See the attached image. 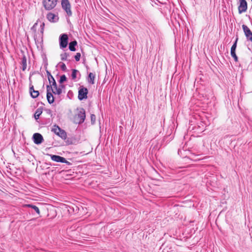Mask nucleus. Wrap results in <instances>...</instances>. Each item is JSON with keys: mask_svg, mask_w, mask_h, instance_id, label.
Here are the masks:
<instances>
[{"mask_svg": "<svg viewBox=\"0 0 252 252\" xmlns=\"http://www.w3.org/2000/svg\"><path fill=\"white\" fill-rule=\"evenodd\" d=\"M85 118V111L83 108H81L78 113L74 116V122L75 124H81L84 122Z\"/></svg>", "mask_w": 252, "mask_h": 252, "instance_id": "1", "label": "nucleus"}, {"mask_svg": "<svg viewBox=\"0 0 252 252\" xmlns=\"http://www.w3.org/2000/svg\"><path fill=\"white\" fill-rule=\"evenodd\" d=\"M51 131L63 140H65L67 137L66 132L56 125L53 126Z\"/></svg>", "mask_w": 252, "mask_h": 252, "instance_id": "2", "label": "nucleus"}, {"mask_svg": "<svg viewBox=\"0 0 252 252\" xmlns=\"http://www.w3.org/2000/svg\"><path fill=\"white\" fill-rule=\"evenodd\" d=\"M58 0H42V4L46 10H51L54 9L57 4Z\"/></svg>", "mask_w": 252, "mask_h": 252, "instance_id": "3", "label": "nucleus"}, {"mask_svg": "<svg viewBox=\"0 0 252 252\" xmlns=\"http://www.w3.org/2000/svg\"><path fill=\"white\" fill-rule=\"evenodd\" d=\"M68 37L67 34L63 33L60 35L59 37L60 47L61 49L65 48L68 44Z\"/></svg>", "mask_w": 252, "mask_h": 252, "instance_id": "4", "label": "nucleus"}, {"mask_svg": "<svg viewBox=\"0 0 252 252\" xmlns=\"http://www.w3.org/2000/svg\"><path fill=\"white\" fill-rule=\"evenodd\" d=\"M88 94V90L87 88L80 86L78 91V98L80 100H82L84 99L87 98V94Z\"/></svg>", "mask_w": 252, "mask_h": 252, "instance_id": "5", "label": "nucleus"}, {"mask_svg": "<svg viewBox=\"0 0 252 252\" xmlns=\"http://www.w3.org/2000/svg\"><path fill=\"white\" fill-rule=\"evenodd\" d=\"M47 89V99L49 104H52L54 102V97L53 95V93L54 90L52 88V86L51 84L47 85L46 87Z\"/></svg>", "mask_w": 252, "mask_h": 252, "instance_id": "6", "label": "nucleus"}, {"mask_svg": "<svg viewBox=\"0 0 252 252\" xmlns=\"http://www.w3.org/2000/svg\"><path fill=\"white\" fill-rule=\"evenodd\" d=\"M62 7L63 9L66 12L68 16L72 15V12L71 10V5L68 0H62Z\"/></svg>", "mask_w": 252, "mask_h": 252, "instance_id": "7", "label": "nucleus"}, {"mask_svg": "<svg viewBox=\"0 0 252 252\" xmlns=\"http://www.w3.org/2000/svg\"><path fill=\"white\" fill-rule=\"evenodd\" d=\"M248 8L247 2L245 0H239L238 6V12L239 14L245 12Z\"/></svg>", "mask_w": 252, "mask_h": 252, "instance_id": "8", "label": "nucleus"}, {"mask_svg": "<svg viewBox=\"0 0 252 252\" xmlns=\"http://www.w3.org/2000/svg\"><path fill=\"white\" fill-rule=\"evenodd\" d=\"M32 138L35 144L39 145L42 143L44 139L42 135L39 133H35L33 135Z\"/></svg>", "mask_w": 252, "mask_h": 252, "instance_id": "9", "label": "nucleus"}, {"mask_svg": "<svg viewBox=\"0 0 252 252\" xmlns=\"http://www.w3.org/2000/svg\"><path fill=\"white\" fill-rule=\"evenodd\" d=\"M52 160L58 162H62L65 161V158L60 156L49 155Z\"/></svg>", "mask_w": 252, "mask_h": 252, "instance_id": "10", "label": "nucleus"}, {"mask_svg": "<svg viewBox=\"0 0 252 252\" xmlns=\"http://www.w3.org/2000/svg\"><path fill=\"white\" fill-rule=\"evenodd\" d=\"M242 29L245 33V35L246 36L248 39H249V37L252 36V32L250 30V29L245 25H242Z\"/></svg>", "mask_w": 252, "mask_h": 252, "instance_id": "11", "label": "nucleus"}, {"mask_svg": "<svg viewBox=\"0 0 252 252\" xmlns=\"http://www.w3.org/2000/svg\"><path fill=\"white\" fill-rule=\"evenodd\" d=\"M47 19L50 22H56L58 20L59 18L54 14L50 12L47 15Z\"/></svg>", "mask_w": 252, "mask_h": 252, "instance_id": "12", "label": "nucleus"}, {"mask_svg": "<svg viewBox=\"0 0 252 252\" xmlns=\"http://www.w3.org/2000/svg\"><path fill=\"white\" fill-rule=\"evenodd\" d=\"M20 64L22 66V69L23 71H25L27 68V58L25 55H23V57L21 59Z\"/></svg>", "mask_w": 252, "mask_h": 252, "instance_id": "13", "label": "nucleus"}, {"mask_svg": "<svg viewBox=\"0 0 252 252\" xmlns=\"http://www.w3.org/2000/svg\"><path fill=\"white\" fill-rule=\"evenodd\" d=\"M95 75L92 72H90L88 75V82L91 84H94V79Z\"/></svg>", "mask_w": 252, "mask_h": 252, "instance_id": "14", "label": "nucleus"}, {"mask_svg": "<svg viewBox=\"0 0 252 252\" xmlns=\"http://www.w3.org/2000/svg\"><path fill=\"white\" fill-rule=\"evenodd\" d=\"M77 45V42L75 40L71 41L69 43V49L71 51H76L75 46Z\"/></svg>", "mask_w": 252, "mask_h": 252, "instance_id": "15", "label": "nucleus"}, {"mask_svg": "<svg viewBox=\"0 0 252 252\" xmlns=\"http://www.w3.org/2000/svg\"><path fill=\"white\" fill-rule=\"evenodd\" d=\"M42 113V108H38L36 109L35 114H34V118L35 120H37L39 119L40 115Z\"/></svg>", "mask_w": 252, "mask_h": 252, "instance_id": "16", "label": "nucleus"}, {"mask_svg": "<svg viewBox=\"0 0 252 252\" xmlns=\"http://www.w3.org/2000/svg\"><path fill=\"white\" fill-rule=\"evenodd\" d=\"M48 80H49L50 84H51V86L53 87V88H57V85L56 82L53 76H51L50 77H49Z\"/></svg>", "mask_w": 252, "mask_h": 252, "instance_id": "17", "label": "nucleus"}, {"mask_svg": "<svg viewBox=\"0 0 252 252\" xmlns=\"http://www.w3.org/2000/svg\"><path fill=\"white\" fill-rule=\"evenodd\" d=\"M25 206L27 207L33 209L37 213L38 215H40L39 209L36 206L32 204H26Z\"/></svg>", "mask_w": 252, "mask_h": 252, "instance_id": "18", "label": "nucleus"}, {"mask_svg": "<svg viewBox=\"0 0 252 252\" xmlns=\"http://www.w3.org/2000/svg\"><path fill=\"white\" fill-rule=\"evenodd\" d=\"M77 73H79L78 70L75 69L72 70L71 78L72 80H75L76 78Z\"/></svg>", "mask_w": 252, "mask_h": 252, "instance_id": "19", "label": "nucleus"}, {"mask_svg": "<svg viewBox=\"0 0 252 252\" xmlns=\"http://www.w3.org/2000/svg\"><path fill=\"white\" fill-rule=\"evenodd\" d=\"M39 94L38 91H32V92H31V96L33 98H35L38 96Z\"/></svg>", "mask_w": 252, "mask_h": 252, "instance_id": "20", "label": "nucleus"}, {"mask_svg": "<svg viewBox=\"0 0 252 252\" xmlns=\"http://www.w3.org/2000/svg\"><path fill=\"white\" fill-rule=\"evenodd\" d=\"M54 89H55V91H54V92L53 93L54 94H57L58 95H60L62 93V90L61 88H60V87L58 88L57 86V88H54Z\"/></svg>", "mask_w": 252, "mask_h": 252, "instance_id": "21", "label": "nucleus"}, {"mask_svg": "<svg viewBox=\"0 0 252 252\" xmlns=\"http://www.w3.org/2000/svg\"><path fill=\"white\" fill-rule=\"evenodd\" d=\"M60 56L62 61H66L67 60V57L69 56V54L68 53L65 52L61 54Z\"/></svg>", "mask_w": 252, "mask_h": 252, "instance_id": "22", "label": "nucleus"}, {"mask_svg": "<svg viewBox=\"0 0 252 252\" xmlns=\"http://www.w3.org/2000/svg\"><path fill=\"white\" fill-rule=\"evenodd\" d=\"M237 41H238V38H236L235 42L233 43V45L232 46V47L231 48L230 53L235 52L236 47H237Z\"/></svg>", "mask_w": 252, "mask_h": 252, "instance_id": "23", "label": "nucleus"}, {"mask_svg": "<svg viewBox=\"0 0 252 252\" xmlns=\"http://www.w3.org/2000/svg\"><path fill=\"white\" fill-rule=\"evenodd\" d=\"M60 64H61L60 67H61V69L63 71H66L67 68H66V65L65 64V63H62V62H60Z\"/></svg>", "mask_w": 252, "mask_h": 252, "instance_id": "24", "label": "nucleus"}, {"mask_svg": "<svg viewBox=\"0 0 252 252\" xmlns=\"http://www.w3.org/2000/svg\"><path fill=\"white\" fill-rule=\"evenodd\" d=\"M66 79H67V78L66 77V76L65 75H63L60 77V79L59 80V83L60 84H62L64 82L66 81Z\"/></svg>", "mask_w": 252, "mask_h": 252, "instance_id": "25", "label": "nucleus"}, {"mask_svg": "<svg viewBox=\"0 0 252 252\" xmlns=\"http://www.w3.org/2000/svg\"><path fill=\"white\" fill-rule=\"evenodd\" d=\"M81 58V54L80 53H76V55L74 56V58L76 62H78L80 61Z\"/></svg>", "mask_w": 252, "mask_h": 252, "instance_id": "26", "label": "nucleus"}, {"mask_svg": "<svg viewBox=\"0 0 252 252\" xmlns=\"http://www.w3.org/2000/svg\"><path fill=\"white\" fill-rule=\"evenodd\" d=\"M231 56L234 58L235 62H237L238 61V58L235 52L230 53Z\"/></svg>", "mask_w": 252, "mask_h": 252, "instance_id": "27", "label": "nucleus"}, {"mask_svg": "<svg viewBox=\"0 0 252 252\" xmlns=\"http://www.w3.org/2000/svg\"><path fill=\"white\" fill-rule=\"evenodd\" d=\"M44 26H45V24L44 23H42V24L40 25V28H41L40 32L42 34H43V33Z\"/></svg>", "mask_w": 252, "mask_h": 252, "instance_id": "28", "label": "nucleus"}, {"mask_svg": "<svg viewBox=\"0 0 252 252\" xmlns=\"http://www.w3.org/2000/svg\"><path fill=\"white\" fill-rule=\"evenodd\" d=\"M92 122L94 121L95 119V116L94 114H92L91 116Z\"/></svg>", "mask_w": 252, "mask_h": 252, "instance_id": "29", "label": "nucleus"}, {"mask_svg": "<svg viewBox=\"0 0 252 252\" xmlns=\"http://www.w3.org/2000/svg\"><path fill=\"white\" fill-rule=\"evenodd\" d=\"M37 25V23H35L33 25V26L32 27L31 30H33V31H35V27H36Z\"/></svg>", "mask_w": 252, "mask_h": 252, "instance_id": "30", "label": "nucleus"}, {"mask_svg": "<svg viewBox=\"0 0 252 252\" xmlns=\"http://www.w3.org/2000/svg\"><path fill=\"white\" fill-rule=\"evenodd\" d=\"M62 163H65L66 164L69 165L71 164V163L70 162H69L67 160H66L65 158V161H63Z\"/></svg>", "mask_w": 252, "mask_h": 252, "instance_id": "31", "label": "nucleus"}, {"mask_svg": "<svg viewBox=\"0 0 252 252\" xmlns=\"http://www.w3.org/2000/svg\"><path fill=\"white\" fill-rule=\"evenodd\" d=\"M32 91H34V89L33 86L32 85L30 87V93H31V92H32Z\"/></svg>", "mask_w": 252, "mask_h": 252, "instance_id": "32", "label": "nucleus"}, {"mask_svg": "<svg viewBox=\"0 0 252 252\" xmlns=\"http://www.w3.org/2000/svg\"><path fill=\"white\" fill-rule=\"evenodd\" d=\"M47 76H48V79H49V77H50L51 76H52L51 75V74L50 73V72H49L48 71H47Z\"/></svg>", "mask_w": 252, "mask_h": 252, "instance_id": "33", "label": "nucleus"}, {"mask_svg": "<svg viewBox=\"0 0 252 252\" xmlns=\"http://www.w3.org/2000/svg\"><path fill=\"white\" fill-rule=\"evenodd\" d=\"M59 87L61 88H62V89L63 88H64V85H60Z\"/></svg>", "mask_w": 252, "mask_h": 252, "instance_id": "34", "label": "nucleus"}, {"mask_svg": "<svg viewBox=\"0 0 252 252\" xmlns=\"http://www.w3.org/2000/svg\"><path fill=\"white\" fill-rule=\"evenodd\" d=\"M249 40H250L252 42V36L251 37H249Z\"/></svg>", "mask_w": 252, "mask_h": 252, "instance_id": "35", "label": "nucleus"}, {"mask_svg": "<svg viewBox=\"0 0 252 252\" xmlns=\"http://www.w3.org/2000/svg\"><path fill=\"white\" fill-rule=\"evenodd\" d=\"M34 40H35H35H36V37H35V35L34 36Z\"/></svg>", "mask_w": 252, "mask_h": 252, "instance_id": "36", "label": "nucleus"}]
</instances>
